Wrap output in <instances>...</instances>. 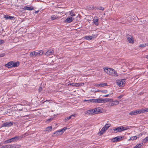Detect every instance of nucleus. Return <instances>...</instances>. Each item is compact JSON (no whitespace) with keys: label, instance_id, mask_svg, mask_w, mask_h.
I'll return each instance as SVG.
<instances>
[{"label":"nucleus","instance_id":"nucleus-33","mask_svg":"<svg viewBox=\"0 0 148 148\" xmlns=\"http://www.w3.org/2000/svg\"><path fill=\"white\" fill-rule=\"evenodd\" d=\"M142 145L140 143H139L136 145L133 148H140Z\"/></svg>","mask_w":148,"mask_h":148},{"label":"nucleus","instance_id":"nucleus-14","mask_svg":"<svg viewBox=\"0 0 148 148\" xmlns=\"http://www.w3.org/2000/svg\"><path fill=\"white\" fill-rule=\"evenodd\" d=\"M112 101L113 99L109 98H106L104 99H102V103H105L109 101L111 102Z\"/></svg>","mask_w":148,"mask_h":148},{"label":"nucleus","instance_id":"nucleus-44","mask_svg":"<svg viewBox=\"0 0 148 148\" xmlns=\"http://www.w3.org/2000/svg\"><path fill=\"white\" fill-rule=\"evenodd\" d=\"M99 91L104 93H106L108 92L107 90H100Z\"/></svg>","mask_w":148,"mask_h":148},{"label":"nucleus","instance_id":"nucleus-4","mask_svg":"<svg viewBox=\"0 0 148 148\" xmlns=\"http://www.w3.org/2000/svg\"><path fill=\"white\" fill-rule=\"evenodd\" d=\"M13 125V122H5L2 125V127H9L12 126Z\"/></svg>","mask_w":148,"mask_h":148},{"label":"nucleus","instance_id":"nucleus-55","mask_svg":"<svg viewBox=\"0 0 148 148\" xmlns=\"http://www.w3.org/2000/svg\"><path fill=\"white\" fill-rule=\"evenodd\" d=\"M109 95V94H107V95L103 96V97H108Z\"/></svg>","mask_w":148,"mask_h":148},{"label":"nucleus","instance_id":"nucleus-25","mask_svg":"<svg viewBox=\"0 0 148 148\" xmlns=\"http://www.w3.org/2000/svg\"><path fill=\"white\" fill-rule=\"evenodd\" d=\"M52 129V126L48 127L46 128V130H45L46 132H49L51 131Z\"/></svg>","mask_w":148,"mask_h":148},{"label":"nucleus","instance_id":"nucleus-28","mask_svg":"<svg viewBox=\"0 0 148 148\" xmlns=\"http://www.w3.org/2000/svg\"><path fill=\"white\" fill-rule=\"evenodd\" d=\"M147 141H148V136L145 138L144 139H143L142 141V142L143 143H145Z\"/></svg>","mask_w":148,"mask_h":148},{"label":"nucleus","instance_id":"nucleus-51","mask_svg":"<svg viewBox=\"0 0 148 148\" xmlns=\"http://www.w3.org/2000/svg\"><path fill=\"white\" fill-rule=\"evenodd\" d=\"M27 134L25 133V134H24L23 135L21 136H23V137H25L26 136H27Z\"/></svg>","mask_w":148,"mask_h":148},{"label":"nucleus","instance_id":"nucleus-49","mask_svg":"<svg viewBox=\"0 0 148 148\" xmlns=\"http://www.w3.org/2000/svg\"><path fill=\"white\" fill-rule=\"evenodd\" d=\"M4 42V41L3 40H0V45L3 43Z\"/></svg>","mask_w":148,"mask_h":148},{"label":"nucleus","instance_id":"nucleus-42","mask_svg":"<svg viewBox=\"0 0 148 148\" xmlns=\"http://www.w3.org/2000/svg\"><path fill=\"white\" fill-rule=\"evenodd\" d=\"M70 14L72 17L75 16V15L72 11L70 12Z\"/></svg>","mask_w":148,"mask_h":148},{"label":"nucleus","instance_id":"nucleus-30","mask_svg":"<svg viewBox=\"0 0 148 148\" xmlns=\"http://www.w3.org/2000/svg\"><path fill=\"white\" fill-rule=\"evenodd\" d=\"M37 56H41L43 54V51L41 50L37 52Z\"/></svg>","mask_w":148,"mask_h":148},{"label":"nucleus","instance_id":"nucleus-2","mask_svg":"<svg viewBox=\"0 0 148 148\" xmlns=\"http://www.w3.org/2000/svg\"><path fill=\"white\" fill-rule=\"evenodd\" d=\"M125 80L124 79L118 80H116L117 84L120 87H122L125 84Z\"/></svg>","mask_w":148,"mask_h":148},{"label":"nucleus","instance_id":"nucleus-45","mask_svg":"<svg viewBox=\"0 0 148 148\" xmlns=\"http://www.w3.org/2000/svg\"><path fill=\"white\" fill-rule=\"evenodd\" d=\"M53 119V118H50L49 119H47V121L48 123H49V122H50L51 120Z\"/></svg>","mask_w":148,"mask_h":148},{"label":"nucleus","instance_id":"nucleus-24","mask_svg":"<svg viewBox=\"0 0 148 148\" xmlns=\"http://www.w3.org/2000/svg\"><path fill=\"white\" fill-rule=\"evenodd\" d=\"M24 9L26 10H32L34 9L32 7L25 6L24 8Z\"/></svg>","mask_w":148,"mask_h":148},{"label":"nucleus","instance_id":"nucleus-19","mask_svg":"<svg viewBox=\"0 0 148 148\" xmlns=\"http://www.w3.org/2000/svg\"><path fill=\"white\" fill-rule=\"evenodd\" d=\"M76 114H74L71 115L68 117H67L65 118V120L66 121H68L69 119L72 118V119H73L74 118V117L75 116Z\"/></svg>","mask_w":148,"mask_h":148},{"label":"nucleus","instance_id":"nucleus-53","mask_svg":"<svg viewBox=\"0 0 148 148\" xmlns=\"http://www.w3.org/2000/svg\"><path fill=\"white\" fill-rule=\"evenodd\" d=\"M42 89V88L41 87H40L38 89V91L39 92H40V91H41Z\"/></svg>","mask_w":148,"mask_h":148},{"label":"nucleus","instance_id":"nucleus-12","mask_svg":"<svg viewBox=\"0 0 148 148\" xmlns=\"http://www.w3.org/2000/svg\"><path fill=\"white\" fill-rule=\"evenodd\" d=\"M53 52V50H49L46 52L45 53V55L47 56H48L52 54Z\"/></svg>","mask_w":148,"mask_h":148},{"label":"nucleus","instance_id":"nucleus-15","mask_svg":"<svg viewBox=\"0 0 148 148\" xmlns=\"http://www.w3.org/2000/svg\"><path fill=\"white\" fill-rule=\"evenodd\" d=\"M112 102L110 103V106H113L114 105H116L119 104V102L118 101H112Z\"/></svg>","mask_w":148,"mask_h":148},{"label":"nucleus","instance_id":"nucleus-60","mask_svg":"<svg viewBox=\"0 0 148 148\" xmlns=\"http://www.w3.org/2000/svg\"><path fill=\"white\" fill-rule=\"evenodd\" d=\"M48 101V100H46V101H44V102H43V103L45 102L46 101Z\"/></svg>","mask_w":148,"mask_h":148},{"label":"nucleus","instance_id":"nucleus-34","mask_svg":"<svg viewBox=\"0 0 148 148\" xmlns=\"http://www.w3.org/2000/svg\"><path fill=\"white\" fill-rule=\"evenodd\" d=\"M110 126V124H106L103 127H105V128L107 130L108 128Z\"/></svg>","mask_w":148,"mask_h":148},{"label":"nucleus","instance_id":"nucleus-29","mask_svg":"<svg viewBox=\"0 0 148 148\" xmlns=\"http://www.w3.org/2000/svg\"><path fill=\"white\" fill-rule=\"evenodd\" d=\"M137 138V137L136 136H132L131 137L130 139H129V140H136Z\"/></svg>","mask_w":148,"mask_h":148},{"label":"nucleus","instance_id":"nucleus-10","mask_svg":"<svg viewBox=\"0 0 148 148\" xmlns=\"http://www.w3.org/2000/svg\"><path fill=\"white\" fill-rule=\"evenodd\" d=\"M13 62L11 61L5 65V66L8 68H10L13 67Z\"/></svg>","mask_w":148,"mask_h":148},{"label":"nucleus","instance_id":"nucleus-61","mask_svg":"<svg viewBox=\"0 0 148 148\" xmlns=\"http://www.w3.org/2000/svg\"><path fill=\"white\" fill-rule=\"evenodd\" d=\"M14 148H17L16 146L15 145Z\"/></svg>","mask_w":148,"mask_h":148},{"label":"nucleus","instance_id":"nucleus-21","mask_svg":"<svg viewBox=\"0 0 148 148\" xmlns=\"http://www.w3.org/2000/svg\"><path fill=\"white\" fill-rule=\"evenodd\" d=\"M22 106L20 105H17L15 107H14V108H17V110H19V111H22L23 110V108L21 109L20 107H21Z\"/></svg>","mask_w":148,"mask_h":148},{"label":"nucleus","instance_id":"nucleus-50","mask_svg":"<svg viewBox=\"0 0 148 148\" xmlns=\"http://www.w3.org/2000/svg\"><path fill=\"white\" fill-rule=\"evenodd\" d=\"M15 145H10V146H11V147H10V148H14Z\"/></svg>","mask_w":148,"mask_h":148},{"label":"nucleus","instance_id":"nucleus-46","mask_svg":"<svg viewBox=\"0 0 148 148\" xmlns=\"http://www.w3.org/2000/svg\"><path fill=\"white\" fill-rule=\"evenodd\" d=\"M10 143V142L9 141V139L5 140L4 143Z\"/></svg>","mask_w":148,"mask_h":148},{"label":"nucleus","instance_id":"nucleus-23","mask_svg":"<svg viewBox=\"0 0 148 148\" xmlns=\"http://www.w3.org/2000/svg\"><path fill=\"white\" fill-rule=\"evenodd\" d=\"M95 17L93 19V21L94 23L96 25H98V19L97 18H95Z\"/></svg>","mask_w":148,"mask_h":148},{"label":"nucleus","instance_id":"nucleus-8","mask_svg":"<svg viewBox=\"0 0 148 148\" xmlns=\"http://www.w3.org/2000/svg\"><path fill=\"white\" fill-rule=\"evenodd\" d=\"M129 127H123V126H120L118 127V132H121L125 130H126L128 129Z\"/></svg>","mask_w":148,"mask_h":148},{"label":"nucleus","instance_id":"nucleus-41","mask_svg":"<svg viewBox=\"0 0 148 148\" xmlns=\"http://www.w3.org/2000/svg\"><path fill=\"white\" fill-rule=\"evenodd\" d=\"M143 113H144L145 112H148V108H145L144 109H142Z\"/></svg>","mask_w":148,"mask_h":148},{"label":"nucleus","instance_id":"nucleus-16","mask_svg":"<svg viewBox=\"0 0 148 148\" xmlns=\"http://www.w3.org/2000/svg\"><path fill=\"white\" fill-rule=\"evenodd\" d=\"M115 72V71L114 69L110 68L109 71V72L108 73V74L110 75H113V74H114Z\"/></svg>","mask_w":148,"mask_h":148},{"label":"nucleus","instance_id":"nucleus-22","mask_svg":"<svg viewBox=\"0 0 148 148\" xmlns=\"http://www.w3.org/2000/svg\"><path fill=\"white\" fill-rule=\"evenodd\" d=\"M58 18V16L56 15H52L51 16V18L52 20L57 19Z\"/></svg>","mask_w":148,"mask_h":148},{"label":"nucleus","instance_id":"nucleus-54","mask_svg":"<svg viewBox=\"0 0 148 148\" xmlns=\"http://www.w3.org/2000/svg\"><path fill=\"white\" fill-rule=\"evenodd\" d=\"M105 127H103L102 128V130H103L105 132V131H106L107 130L106 129V128H105Z\"/></svg>","mask_w":148,"mask_h":148},{"label":"nucleus","instance_id":"nucleus-27","mask_svg":"<svg viewBox=\"0 0 148 148\" xmlns=\"http://www.w3.org/2000/svg\"><path fill=\"white\" fill-rule=\"evenodd\" d=\"M4 18L6 19H11L13 18V17H12L11 16H10L8 15H5L4 16Z\"/></svg>","mask_w":148,"mask_h":148},{"label":"nucleus","instance_id":"nucleus-40","mask_svg":"<svg viewBox=\"0 0 148 148\" xmlns=\"http://www.w3.org/2000/svg\"><path fill=\"white\" fill-rule=\"evenodd\" d=\"M90 36L91 37V39L92 40L93 39L97 37V35H92Z\"/></svg>","mask_w":148,"mask_h":148},{"label":"nucleus","instance_id":"nucleus-32","mask_svg":"<svg viewBox=\"0 0 148 148\" xmlns=\"http://www.w3.org/2000/svg\"><path fill=\"white\" fill-rule=\"evenodd\" d=\"M110 69V68H105L104 69V71L105 72L107 73V74H108V73L109 72V69Z\"/></svg>","mask_w":148,"mask_h":148},{"label":"nucleus","instance_id":"nucleus-1","mask_svg":"<svg viewBox=\"0 0 148 148\" xmlns=\"http://www.w3.org/2000/svg\"><path fill=\"white\" fill-rule=\"evenodd\" d=\"M143 112L142 109L140 110H133L129 114L131 115H136L138 114H141L143 113Z\"/></svg>","mask_w":148,"mask_h":148},{"label":"nucleus","instance_id":"nucleus-11","mask_svg":"<svg viewBox=\"0 0 148 148\" xmlns=\"http://www.w3.org/2000/svg\"><path fill=\"white\" fill-rule=\"evenodd\" d=\"M107 86L106 83L97 84L96 85V86L97 87H101Z\"/></svg>","mask_w":148,"mask_h":148},{"label":"nucleus","instance_id":"nucleus-48","mask_svg":"<svg viewBox=\"0 0 148 148\" xmlns=\"http://www.w3.org/2000/svg\"><path fill=\"white\" fill-rule=\"evenodd\" d=\"M99 9L102 10H104V8L101 7H100Z\"/></svg>","mask_w":148,"mask_h":148},{"label":"nucleus","instance_id":"nucleus-18","mask_svg":"<svg viewBox=\"0 0 148 148\" xmlns=\"http://www.w3.org/2000/svg\"><path fill=\"white\" fill-rule=\"evenodd\" d=\"M62 134V133L61 132H60V130H58L56 131L55 132L54 134V136H59L60 135Z\"/></svg>","mask_w":148,"mask_h":148},{"label":"nucleus","instance_id":"nucleus-59","mask_svg":"<svg viewBox=\"0 0 148 148\" xmlns=\"http://www.w3.org/2000/svg\"><path fill=\"white\" fill-rule=\"evenodd\" d=\"M75 84V85L74 86H77L76 84H77V83H75V84Z\"/></svg>","mask_w":148,"mask_h":148},{"label":"nucleus","instance_id":"nucleus-62","mask_svg":"<svg viewBox=\"0 0 148 148\" xmlns=\"http://www.w3.org/2000/svg\"><path fill=\"white\" fill-rule=\"evenodd\" d=\"M38 12V11H36V13H37V12Z\"/></svg>","mask_w":148,"mask_h":148},{"label":"nucleus","instance_id":"nucleus-58","mask_svg":"<svg viewBox=\"0 0 148 148\" xmlns=\"http://www.w3.org/2000/svg\"><path fill=\"white\" fill-rule=\"evenodd\" d=\"M146 45V46H148V43L145 44Z\"/></svg>","mask_w":148,"mask_h":148},{"label":"nucleus","instance_id":"nucleus-7","mask_svg":"<svg viewBox=\"0 0 148 148\" xmlns=\"http://www.w3.org/2000/svg\"><path fill=\"white\" fill-rule=\"evenodd\" d=\"M95 111L94 110V109H92L89 110L87 111L85 114H86L93 115L95 114Z\"/></svg>","mask_w":148,"mask_h":148},{"label":"nucleus","instance_id":"nucleus-39","mask_svg":"<svg viewBox=\"0 0 148 148\" xmlns=\"http://www.w3.org/2000/svg\"><path fill=\"white\" fill-rule=\"evenodd\" d=\"M105 132L104 131L101 129V131L98 133V134H100V135H101L103 134Z\"/></svg>","mask_w":148,"mask_h":148},{"label":"nucleus","instance_id":"nucleus-57","mask_svg":"<svg viewBox=\"0 0 148 148\" xmlns=\"http://www.w3.org/2000/svg\"><path fill=\"white\" fill-rule=\"evenodd\" d=\"M146 58L147 59H148V55H147L146 56Z\"/></svg>","mask_w":148,"mask_h":148},{"label":"nucleus","instance_id":"nucleus-3","mask_svg":"<svg viewBox=\"0 0 148 148\" xmlns=\"http://www.w3.org/2000/svg\"><path fill=\"white\" fill-rule=\"evenodd\" d=\"M23 138V136H16L9 139L10 143H11L12 142H14L17 141L19 139H21Z\"/></svg>","mask_w":148,"mask_h":148},{"label":"nucleus","instance_id":"nucleus-36","mask_svg":"<svg viewBox=\"0 0 148 148\" xmlns=\"http://www.w3.org/2000/svg\"><path fill=\"white\" fill-rule=\"evenodd\" d=\"M84 101L88 102V103H90V102L93 103V99H90L88 100L85 99L84 100Z\"/></svg>","mask_w":148,"mask_h":148},{"label":"nucleus","instance_id":"nucleus-63","mask_svg":"<svg viewBox=\"0 0 148 148\" xmlns=\"http://www.w3.org/2000/svg\"><path fill=\"white\" fill-rule=\"evenodd\" d=\"M100 90H98V92H99V91H99Z\"/></svg>","mask_w":148,"mask_h":148},{"label":"nucleus","instance_id":"nucleus-5","mask_svg":"<svg viewBox=\"0 0 148 148\" xmlns=\"http://www.w3.org/2000/svg\"><path fill=\"white\" fill-rule=\"evenodd\" d=\"M127 38L129 42L133 44L134 43V38L131 35L128 34L127 35Z\"/></svg>","mask_w":148,"mask_h":148},{"label":"nucleus","instance_id":"nucleus-52","mask_svg":"<svg viewBox=\"0 0 148 148\" xmlns=\"http://www.w3.org/2000/svg\"><path fill=\"white\" fill-rule=\"evenodd\" d=\"M123 95H120V96H119L118 98L119 99H121V98H122L123 97Z\"/></svg>","mask_w":148,"mask_h":148},{"label":"nucleus","instance_id":"nucleus-37","mask_svg":"<svg viewBox=\"0 0 148 148\" xmlns=\"http://www.w3.org/2000/svg\"><path fill=\"white\" fill-rule=\"evenodd\" d=\"M113 130L114 131V133H116L118 132H118L119 130H118V127L116 128H115Z\"/></svg>","mask_w":148,"mask_h":148},{"label":"nucleus","instance_id":"nucleus-31","mask_svg":"<svg viewBox=\"0 0 148 148\" xmlns=\"http://www.w3.org/2000/svg\"><path fill=\"white\" fill-rule=\"evenodd\" d=\"M84 38L85 39L87 40H92L90 36H86L84 37Z\"/></svg>","mask_w":148,"mask_h":148},{"label":"nucleus","instance_id":"nucleus-13","mask_svg":"<svg viewBox=\"0 0 148 148\" xmlns=\"http://www.w3.org/2000/svg\"><path fill=\"white\" fill-rule=\"evenodd\" d=\"M102 99L101 98H99L97 99H93V103H102Z\"/></svg>","mask_w":148,"mask_h":148},{"label":"nucleus","instance_id":"nucleus-47","mask_svg":"<svg viewBox=\"0 0 148 148\" xmlns=\"http://www.w3.org/2000/svg\"><path fill=\"white\" fill-rule=\"evenodd\" d=\"M5 55V54L4 53L1 54H0V58L3 57Z\"/></svg>","mask_w":148,"mask_h":148},{"label":"nucleus","instance_id":"nucleus-38","mask_svg":"<svg viewBox=\"0 0 148 148\" xmlns=\"http://www.w3.org/2000/svg\"><path fill=\"white\" fill-rule=\"evenodd\" d=\"M10 145H6L2 147L3 148H10Z\"/></svg>","mask_w":148,"mask_h":148},{"label":"nucleus","instance_id":"nucleus-35","mask_svg":"<svg viewBox=\"0 0 148 148\" xmlns=\"http://www.w3.org/2000/svg\"><path fill=\"white\" fill-rule=\"evenodd\" d=\"M67 129L66 127H64L63 128L60 130V132H61L62 134Z\"/></svg>","mask_w":148,"mask_h":148},{"label":"nucleus","instance_id":"nucleus-9","mask_svg":"<svg viewBox=\"0 0 148 148\" xmlns=\"http://www.w3.org/2000/svg\"><path fill=\"white\" fill-rule=\"evenodd\" d=\"M74 19L72 17H68L64 21L65 23H70Z\"/></svg>","mask_w":148,"mask_h":148},{"label":"nucleus","instance_id":"nucleus-43","mask_svg":"<svg viewBox=\"0 0 148 148\" xmlns=\"http://www.w3.org/2000/svg\"><path fill=\"white\" fill-rule=\"evenodd\" d=\"M139 46L141 47H144L146 46V45L145 44L140 45Z\"/></svg>","mask_w":148,"mask_h":148},{"label":"nucleus","instance_id":"nucleus-20","mask_svg":"<svg viewBox=\"0 0 148 148\" xmlns=\"http://www.w3.org/2000/svg\"><path fill=\"white\" fill-rule=\"evenodd\" d=\"M94 110L95 111V113L96 114H98L99 113L101 112V111L100 109L99 108H95L94 109Z\"/></svg>","mask_w":148,"mask_h":148},{"label":"nucleus","instance_id":"nucleus-26","mask_svg":"<svg viewBox=\"0 0 148 148\" xmlns=\"http://www.w3.org/2000/svg\"><path fill=\"white\" fill-rule=\"evenodd\" d=\"M19 62H18L15 63H14L13 62V67H17L19 65Z\"/></svg>","mask_w":148,"mask_h":148},{"label":"nucleus","instance_id":"nucleus-6","mask_svg":"<svg viewBox=\"0 0 148 148\" xmlns=\"http://www.w3.org/2000/svg\"><path fill=\"white\" fill-rule=\"evenodd\" d=\"M122 137L121 136H119L114 138L111 140L112 142H118L120 141L122 138Z\"/></svg>","mask_w":148,"mask_h":148},{"label":"nucleus","instance_id":"nucleus-56","mask_svg":"<svg viewBox=\"0 0 148 148\" xmlns=\"http://www.w3.org/2000/svg\"><path fill=\"white\" fill-rule=\"evenodd\" d=\"M74 84H75V83H71V84H69V85H72V86H74V85H73Z\"/></svg>","mask_w":148,"mask_h":148},{"label":"nucleus","instance_id":"nucleus-17","mask_svg":"<svg viewBox=\"0 0 148 148\" xmlns=\"http://www.w3.org/2000/svg\"><path fill=\"white\" fill-rule=\"evenodd\" d=\"M30 56L31 57H36V56H37V52H32L30 53Z\"/></svg>","mask_w":148,"mask_h":148}]
</instances>
